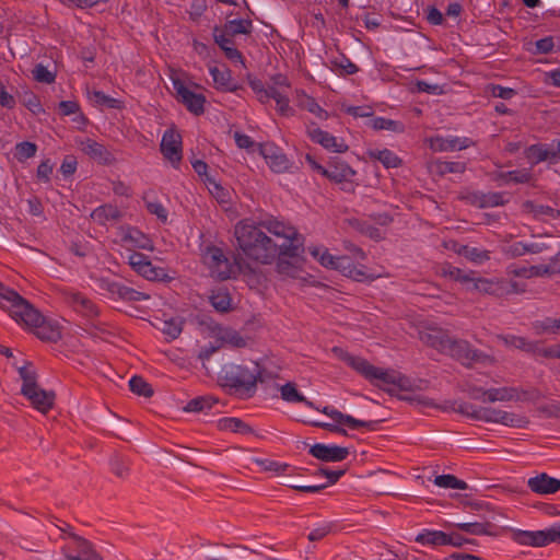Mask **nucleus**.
I'll return each instance as SVG.
<instances>
[{
  "label": "nucleus",
  "instance_id": "obj_1",
  "mask_svg": "<svg viewBox=\"0 0 560 560\" xmlns=\"http://www.w3.org/2000/svg\"><path fill=\"white\" fill-rule=\"evenodd\" d=\"M0 305L8 308L10 316L18 323L36 328V336L47 342H58L62 335L56 322L47 320L33 304L18 293V299L3 293Z\"/></svg>",
  "mask_w": 560,
  "mask_h": 560
},
{
  "label": "nucleus",
  "instance_id": "obj_2",
  "mask_svg": "<svg viewBox=\"0 0 560 560\" xmlns=\"http://www.w3.org/2000/svg\"><path fill=\"white\" fill-rule=\"evenodd\" d=\"M234 234L238 248L249 259L264 265L276 260L279 254V244L256 224L240 222L235 226Z\"/></svg>",
  "mask_w": 560,
  "mask_h": 560
},
{
  "label": "nucleus",
  "instance_id": "obj_3",
  "mask_svg": "<svg viewBox=\"0 0 560 560\" xmlns=\"http://www.w3.org/2000/svg\"><path fill=\"white\" fill-rule=\"evenodd\" d=\"M205 258L211 275L220 280L236 278L242 273L249 283H260L261 271L247 262L241 254H235L233 261H230L220 247L212 245L207 247Z\"/></svg>",
  "mask_w": 560,
  "mask_h": 560
},
{
  "label": "nucleus",
  "instance_id": "obj_4",
  "mask_svg": "<svg viewBox=\"0 0 560 560\" xmlns=\"http://www.w3.org/2000/svg\"><path fill=\"white\" fill-rule=\"evenodd\" d=\"M335 353L343 354L342 359L357 372L363 375L368 381H370L375 386L381 389L394 394L393 388H388L387 386L393 385L400 390L408 389V378L402 376L400 373L393 370H383L374 366L368 360L350 355L348 353H343L341 348L335 347L332 349Z\"/></svg>",
  "mask_w": 560,
  "mask_h": 560
},
{
  "label": "nucleus",
  "instance_id": "obj_5",
  "mask_svg": "<svg viewBox=\"0 0 560 560\" xmlns=\"http://www.w3.org/2000/svg\"><path fill=\"white\" fill-rule=\"evenodd\" d=\"M254 365L224 364L219 372V381L222 387L233 389L241 397L250 398L255 395Z\"/></svg>",
  "mask_w": 560,
  "mask_h": 560
},
{
  "label": "nucleus",
  "instance_id": "obj_6",
  "mask_svg": "<svg viewBox=\"0 0 560 560\" xmlns=\"http://www.w3.org/2000/svg\"><path fill=\"white\" fill-rule=\"evenodd\" d=\"M279 254L277 255V271L281 275L295 277L303 262L305 252L303 241L289 242V244H279Z\"/></svg>",
  "mask_w": 560,
  "mask_h": 560
},
{
  "label": "nucleus",
  "instance_id": "obj_7",
  "mask_svg": "<svg viewBox=\"0 0 560 560\" xmlns=\"http://www.w3.org/2000/svg\"><path fill=\"white\" fill-rule=\"evenodd\" d=\"M445 354L468 368L476 363L487 364L493 361L487 353L472 348L468 341L453 337L450 339Z\"/></svg>",
  "mask_w": 560,
  "mask_h": 560
},
{
  "label": "nucleus",
  "instance_id": "obj_8",
  "mask_svg": "<svg viewBox=\"0 0 560 560\" xmlns=\"http://www.w3.org/2000/svg\"><path fill=\"white\" fill-rule=\"evenodd\" d=\"M512 540L521 546L545 547L560 544V523L544 530L513 529Z\"/></svg>",
  "mask_w": 560,
  "mask_h": 560
},
{
  "label": "nucleus",
  "instance_id": "obj_9",
  "mask_svg": "<svg viewBox=\"0 0 560 560\" xmlns=\"http://www.w3.org/2000/svg\"><path fill=\"white\" fill-rule=\"evenodd\" d=\"M173 88L176 92L177 101L182 103L187 110L196 116L205 113L206 97L203 94L190 91L178 78L173 79Z\"/></svg>",
  "mask_w": 560,
  "mask_h": 560
},
{
  "label": "nucleus",
  "instance_id": "obj_10",
  "mask_svg": "<svg viewBox=\"0 0 560 560\" xmlns=\"http://www.w3.org/2000/svg\"><path fill=\"white\" fill-rule=\"evenodd\" d=\"M322 412L327 415L328 417H330L335 422H337L334 433H338V434L346 435V436L348 435V432L341 425H348L350 429L366 428L370 430H374L375 425L381 421V420L365 421V420L355 419L354 417L345 415L341 411L334 409L329 406H325L322 409Z\"/></svg>",
  "mask_w": 560,
  "mask_h": 560
},
{
  "label": "nucleus",
  "instance_id": "obj_11",
  "mask_svg": "<svg viewBox=\"0 0 560 560\" xmlns=\"http://www.w3.org/2000/svg\"><path fill=\"white\" fill-rule=\"evenodd\" d=\"M160 149L166 160L174 167H178L183 159L182 155V136L175 128H168L163 133Z\"/></svg>",
  "mask_w": 560,
  "mask_h": 560
},
{
  "label": "nucleus",
  "instance_id": "obj_12",
  "mask_svg": "<svg viewBox=\"0 0 560 560\" xmlns=\"http://www.w3.org/2000/svg\"><path fill=\"white\" fill-rule=\"evenodd\" d=\"M259 153L265 159L266 163L276 173H283L291 167V162L287 155L271 142L257 144Z\"/></svg>",
  "mask_w": 560,
  "mask_h": 560
},
{
  "label": "nucleus",
  "instance_id": "obj_13",
  "mask_svg": "<svg viewBox=\"0 0 560 560\" xmlns=\"http://www.w3.org/2000/svg\"><path fill=\"white\" fill-rule=\"evenodd\" d=\"M129 265L136 272H138L148 280L161 281L166 278L165 270L161 267L153 266L152 262L148 259V257L142 253H132L129 256Z\"/></svg>",
  "mask_w": 560,
  "mask_h": 560
},
{
  "label": "nucleus",
  "instance_id": "obj_14",
  "mask_svg": "<svg viewBox=\"0 0 560 560\" xmlns=\"http://www.w3.org/2000/svg\"><path fill=\"white\" fill-rule=\"evenodd\" d=\"M256 225L261 230H267L277 237H281L283 240L281 244H289V242L293 241H304L293 226L285 225L283 222L273 218L260 220Z\"/></svg>",
  "mask_w": 560,
  "mask_h": 560
},
{
  "label": "nucleus",
  "instance_id": "obj_15",
  "mask_svg": "<svg viewBox=\"0 0 560 560\" xmlns=\"http://www.w3.org/2000/svg\"><path fill=\"white\" fill-rule=\"evenodd\" d=\"M471 397L474 399H481L482 401H511L517 400L516 398V388L514 387H500V388H475L472 390Z\"/></svg>",
  "mask_w": 560,
  "mask_h": 560
},
{
  "label": "nucleus",
  "instance_id": "obj_16",
  "mask_svg": "<svg viewBox=\"0 0 560 560\" xmlns=\"http://www.w3.org/2000/svg\"><path fill=\"white\" fill-rule=\"evenodd\" d=\"M310 454L323 462H341L349 455L347 447L316 443L311 446Z\"/></svg>",
  "mask_w": 560,
  "mask_h": 560
},
{
  "label": "nucleus",
  "instance_id": "obj_17",
  "mask_svg": "<svg viewBox=\"0 0 560 560\" xmlns=\"http://www.w3.org/2000/svg\"><path fill=\"white\" fill-rule=\"evenodd\" d=\"M307 135L314 142L319 143L326 150L331 152L345 153L349 149V147L342 140L338 141L335 136L322 130L318 127L310 128L307 130Z\"/></svg>",
  "mask_w": 560,
  "mask_h": 560
},
{
  "label": "nucleus",
  "instance_id": "obj_18",
  "mask_svg": "<svg viewBox=\"0 0 560 560\" xmlns=\"http://www.w3.org/2000/svg\"><path fill=\"white\" fill-rule=\"evenodd\" d=\"M528 488L538 494H552L560 490V480L541 472L536 477L529 478Z\"/></svg>",
  "mask_w": 560,
  "mask_h": 560
},
{
  "label": "nucleus",
  "instance_id": "obj_19",
  "mask_svg": "<svg viewBox=\"0 0 560 560\" xmlns=\"http://www.w3.org/2000/svg\"><path fill=\"white\" fill-rule=\"evenodd\" d=\"M31 405L42 413H47L55 405L56 394L54 390H45L39 386L37 389L25 395Z\"/></svg>",
  "mask_w": 560,
  "mask_h": 560
},
{
  "label": "nucleus",
  "instance_id": "obj_20",
  "mask_svg": "<svg viewBox=\"0 0 560 560\" xmlns=\"http://www.w3.org/2000/svg\"><path fill=\"white\" fill-rule=\"evenodd\" d=\"M355 175V171L346 162L335 159L328 163L323 176L334 183H342Z\"/></svg>",
  "mask_w": 560,
  "mask_h": 560
},
{
  "label": "nucleus",
  "instance_id": "obj_21",
  "mask_svg": "<svg viewBox=\"0 0 560 560\" xmlns=\"http://www.w3.org/2000/svg\"><path fill=\"white\" fill-rule=\"evenodd\" d=\"M420 339L425 345L445 353L451 336L441 328H428L420 332Z\"/></svg>",
  "mask_w": 560,
  "mask_h": 560
},
{
  "label": "nucleus",
  "instance_id": "obj_22",
  "mask_svg": "<svg viewBox=\"0 0 560 560\" xmlns=\"http://www.w3.org/2000/svg\"><path fill=\"white\" fill-rule=\"evenodd\" d=\"M524 154L532 165H536L544 161L556 164V155L552 151L551 144H532L525 149Z\"/></svg>",
  "mask_w": 560,
  "mask_h": 560
},
{
  "label": "nucleus",
  "instance_id": "obj_23",
  "mask_svg": "<svg viewBox=\"0 0 560 560\" xmlns=\"http://www.w3.org/2000/svg\"><path fill=\"white\" fill-rule=\"evenodd\" d=\"M81 150L91 159L97 161L100 164H110L114 160L112 153L106 149L105 145L92 139L82 141Z\"/></svg>",
  "mask_w": 560,
  "mask_h": 560
},
{
  "label": "nucleus",
  "instance_id": "obj_24",
  "mask_svg": "<svg viewBox=\"0 0 560 560\" xmlns=\"http://www.w3.org/2000/svg\"><path fill=\"white\" fill-rule=\"evenodd\" d=\"M13 365L18 369L19 375L23 381L21 394L25 396L28 395V393L37 389L39 385L37 383V373L33 369V363L31 361H25L23 365L18 366V364L14 362Z\"/></svg>",
  "mask_w": 560,
  "mask_h": 560
},
{
  "label": "nucleus",
  "instance_id": "obj_25",
  "mask_svg": "<svg viewBox=\"0 0 560 560\" xmlns=\"http://www.w3.org/2000/svg\"><path fill=\"white\" fill-rule=\"evenodd\" d=\"M210 74L214 81L215 88L221 91L236 92L243 89L241 85L232 81L231 70L228 67H211Z\"/></svg>",
  "mask_w": 560,
  "mask_h": 560
},
{
  "label": "nucleus",
  "instance_id": "obj_26",
  "mask_svg": "<svg viewBox=\"0 0 560 560\" xmlns=\"http://www.w3.org/2000/svg\"><path fill=\"white\" fill-rule=\"evenodd\" d=\"M480 518L481 521L457 523L455 526L470 535L497 536V533L491 530L494 527L491 520L486 515H481Z\"/></svg>",
  "mask_w": 560,
  "mask_h": 560
},
{
  "label": "nucleus",
  "instance_id": "obj_27",
  "mask_svg": "<svg viewBox=\"0 0 560 560\" xmlns=\"http://www.w3.org/2000/svg\"><path fill=\"white\" fill-rule=\"evenodd\" d=\"M471 140L469 138H458V137H436L432 139L431 147L435 151H455V150H464L471 144Z\"/></svg>",
  "mask_w": 560,
  "mask_h": 560
},
{
  "label": "nucleus",
  "instance_id": "obj_28",
  "mask_svg": "<svg viewBox=\"0 0 560 560\" xmlns=\"http://www.w3.org/2000/svg\"><path fill=\"white\" fill-rule=\"evenodd\" d=\"M105 288L112 294H117L125 301H142L150 299V295L139 292L119 282H105Z\"/></svg>",
  "mask_w": 560,
  "mask_h": 560
},
{
  "label": "nucleus",
  "instance_id": "obj_29",
  "mask_svg": "<svg viewBox=\"0 0 560 560\" xmlns=\"http://www.w3.org/2000/svg\"><path fill=\"white\" fill-rule=\"evenodd\" d=\"M343 224L373 241H381L383 238L381 231L366 221L357 218H348L343 220Z\"/></svg>",
  "mask_w": 560,
  "mask_h": 560
},
{
  "label": "nucleus",
  "instance_id": "obj_30",
  "mask_svg": "<svg viewBox=\"0 0 560 560\" xmlns=\"http://www.w3.org/2000/svg\"><path fill=\"white\" fill-rule=\"evenodd\" d=\"M156 327L166 335L171 340L177 339L185 324V319L180 316L171 317L168 319H159Z\"/></svg>",
  "mask_w": 560,
  "mask_h": 560
},
{
  "label": "nucleus",
  "instance_id": "obj_31",
  "mask_svg": "<svg viewBox=\"0 0 560 560\" xmlns=\"http://www.w3.org/2000/svg\"><path fill=\"white\" fill-rule=\"evenodd\" d=\"M494 182H513L515 184L529 183L533 179V174L526 170L510 171V172H494L491 174Z\"/></svg>",
  "mask_w": 560,
  "mask_h": 560
},
{
  "label": "nucleus",
  "instance_id": "obj_32",
  "mask_svg": "<svg viewBox=\"0 0 560 560\" xmlns=\"http://www.w3.org/2000/svg\"><path fill=\"white\" fill-rule=\"evenodd\" d=\"M533 237L535 241L527 243V253L530 254H541L544 252L550 250L557 243L556 237L547 233L533 235Z\"/></svg>",
  "mask_w": 560,
  "mask_h": 560
},
{
  "label": "nucleus",
  "instance_id": "obj_33",
  "mask_svg": "<svg viewBox=\"0 0 560 560\" xmlns=\"http://www.w3.org/2000/svg\"><path fill=\"white\" fill-rule=\"evenodd\" d=\"M218 429L220 431H231L241 434H252L254 430L250 425L245 423L240 418H222L218 421Z\"/></svg>",
  "mask_w": 560,
  "mask_h": 560
},
{
  "label": "nucleus",
  "instance_id": "obj_34",
  "mask_svg": "<svg viewBox=\"0 0 560 560\" xmlns=\"http://www.w3.org/2000/svg\"><path fill=\"white\" fill-rule=\"evenodd\" d=\"M121 217L120 211L117 207L112 205H103L94 209L91 213V218L100 223L106 224L108 221H116Z\"/></svg>",
  "mask_w": 560,
  "mask_h": 560
},
{
  "label": "nucleus",
  "instance_id": "obj_35",
  "mask_svg": "<svg viewBox=\"0 0 560 560\" xmlns=\"http://www.w3.org/2000/svg\"><path fill=\"white\" fill-rule=\"evenodd\" d=\"M369 156L373 160L380 161L386 168H396L401 165V159L388 149L370 150Z\"/></svg>",
  "mask_w": 560,
  "mask_h": 560
},
{
  "label": "nucleus",
  "instance_id": "obj_36",
  "mask_svg": "<svg viewBox=\"0 0 560 560\" xmlns=\"http://www.w3.org/2000/svg\"><path fill=\"white\" fill-rule=\"evenodd\" d=\"M222 28L230 37L248 35L253 31V23L248 19L228 20Z\"/></svg>",
  "mask_w": 560,
  "mask_h": 560
},
{
  "label": "nucleus",
  "instance_id": "obj_37",
  "mask_svg": "<svg viewBox=\"0 0 560 560\" xmlns=\"http://www.w3.org/2000/svg\"><path fill=\"white\" fill-rule=\"evenodd\" d=\"M416 541L422 545L445 546L448 545V534L441 530H424L416 537Z\"/></svg>",
  "mask_w": 560,
  "mask_h": 560
},
{
  "label": "nucleus",
  "instance_id": "obj_38",
  "mask_svg": "<svg viewBox=\"0 0 560 560\" xmlns=\"http://www.w3.org/2000/svg\"><path fill=\"white\" fill-rule=\"evenodd\" d=\"M209 299L218 312L225 313L231 310L232 298L226 289L213 290Z\"/></svg>",
  "mask_w": 560,
  "mask_h": 560
},
{
  "label": "nucleus",
  "instance_id": "obj_39",
  "mask_svg": "<svg viewBox=\"0 0 560 560\" xmlns=\"http://www.w3.org/2000/svg\"><path fill=\"white\" fill-rule=\"evenodd\" d=\"M522 207L526 212L532 213L535 218H539L541 215H548L551 217L552 219L560 218V210L555 209L550 206L536 205L532 200L524 201Z\"/></svg>",
  "mask_w": 560,
  "mask_h": 560
},
{
  "label": "nucleus",
  "instance_id": "obj_40",
  "mask_svg": "<svg viewBox=\"0 0 560 560\" xmlns=\"http://www.w3.org/2000/svg\"><path fill=\"white\" fill-rule=\"evenodd\" d=\"M218 402V399L213 396H199L191 399L185 407V412H201L210 410L213 405Z\"/></svg>",
  "mask_w": 560,
  "mask_h": 560
},
{
  "label": "nucleus",
  "instance_id": "obj_41",
  "mask_svg": "<svg viewBox=\"0 0 560 560\" xmlns=\"http://www.w3.org/2000/svg\"><path fill=\"white\" fill-rule=\"evenodd\" d=\"M281 398L289 402H304L308 407H314L313 402L307 400L298 392L294 383L288 382L280 387Z\"/></svg>",
  "mask_w": 560,
  "mask_h": 560
},
{
  "label": "nucleus",
  "instance_id": "obj_42",
  "mask_svg": "<svg viewBox=\"0 0 560 560\" xmlns=\"http://www.w3.org/2000/svg\"><path fill=\"white\" fill-rule=\"evenodd\" d=\"M442 275L444 277H448V278H451L455 281H458L460 283L471 284L476 272H474V271L465 272L464 270H462L457 267H454L452 265H446L442 268Z\"/></svg>",
  "mask_w": 560,
  "mask_h": 560
},
{
  "label": "nucleus",
  "instance_id": "obj_43",
  "mask_svg": "<svg viewBox=\"0 0 560 560\" xmlns=\"http://www.w3.org/2000/svg\"><path fill=\"white\" fill-rule=\"evenodd\" d=\"M524 292V289H518V284L515 281L508 280H495L493 282L492 294L494 296L501 298L508 294Z\"/></svg>",
  "mask_w": 560,
  "mask_h": 560
},
{
  "label": "nucleus",
  "instance_id": "obj_44",
  "mask_svg": "<svg viewBox=\"0 0 560 560\" xmlns=\"http://www.w3.org/2000/svg\"><path fill=\"white\" fill-rule=\"evenodd\" d=\"M370 124L374 130H392L395 132H404L405 130L402 122L384 117H375Z\"/></svg>",
  "mask_w": 560,
  "mask_h": 560
},
{
  "label": "nucleus",
  "instance_id": "obj_45",
  "mask_svg": "<svg viewBox=\"0 0 560 560\" xmlns=\"http://www.w3.org/2000/svg\"><path fill=\"white\" fill-rule=\"evenodd\" d=\"M129 388L132 393L147 398L153 396L154 393L152 386L139 375H135L130 378Z\"/></svg>",
  "mask_w": 560,
  "mask_h": 560
},
{
  "label": "nucleus",
  "instance_id": "obj_46",
  "mask_svg": "<svg viewBox=\"0 0 560 560\" xmlns=\"http://www.w3.org/2000/svg\"><path fill=\"white\" fill-rule=\"evenodd\" d=\"M533 328L537 335H541L545 332L548 334H557L560 329V319L546 317L542 320H536L533 324Z\"/></svg>",
  "mask_w": 560,
  "mask_h": 560
},
{
  "label": "nucleus",
  "instance_id": "obj_47",
  "mask_svg": "<svg viewBox=\"0 0 560 560\" xmlns=\"http://www.w3.org/2000/svg\"><path fill=\"white\" fill-rule=\"evenodd\" d=\"M270 100H275L278 105V110L281 115H288L291 110L289 106V97L285 91L276 86H269Z\"/></svg>",
  "mask_w": 560,
  "mask_h": 560
},
{
  "label": "nucleus",
  "instance_id": "obj_48",
  "mask_svg": "<svg viewBox=\"0 0 560 560\" xmlns=\"http://www.w3.org/2000/svg\"><path fill=\"white\" fill-rule=\"evenodd\" d=\"M37 152V145L34 142L22 141L15 144L14 148V158L19 162H24L25 160L33 158Z\"/></svg>",
  "mask_w": 560,
  "mask_h": 560
},
{
  "label": "nucleus",
  "instance_id": "obj_49",
  "mask_svg": "<svg viewBox=\"0 0 560 560\" xmlns=\"http://www.w3.org/2000/svg\"><path fill=\"white\" fill-rule=\"evenodd\" d=\"M457 253L467 259L474 262H483L485 260L490 259L488 250H480L476 247H470L468 245H462Z\"/></svg>",
  "mask_w": 560,
  "mask_h": 560
},
{
  "label": "nucleus",
  "instance_id": "obj_50",
  "mask_svg": "<svg viewBox=\"0 0 560 560\" xmlns=\"http://www.w3.org/2000/svg\"><path fill=\"white\" fill-rule=\"evenodd\" d=\"M502 340L506 346L523 350L527 353H532V350H535L534 341H529L524 337L508 335L502 337Z\"/></svg>",
  "mask_w": 560,
  "mask_h": 560
},
{
  "label": "nucleus",
  "instance_id": "obj_51",
  "mask_svg": "<svg viewBox=\"0 0 560 560\" xmlns=\"http://www.w3.org/2000/svg\"><path fill=\"white\" fill-rule=\"evenodd\" d=\"M191 166L194 171L203 178L205 183L214 187L218 190H223V187L217 183L209 174H208V164L202 160H191Z\"/></svg>",
  "mask_w": 560,
  "mask_h": 560
},
{
  "label": "nucleus",
  "instance_id": "obj_52",
  "mask_svg": "<svg viewBox=\"0 0 560 560\" xmlns=\"http://www.w3.org/2000/svg\"><path fill=\"white\" fill-rule=\"evenodd\" d=\"M247 81L252 90L257 94L258 101L262 104H267L270 101L269 86H265L261 80L247 75Z\"/></svg>",
  "mask_w": 560,
  "mask_h": 560
},
{
  "label": "nucleus",
  "instance_id": "obj_53",
  "mask_svg": "<svg viewBox=\"0 0 560 560\" xmlns=\"http://www.w3.org/2000/svg\"><path fill=\"white\" fill-rule=\"evenodd\" d=\"M434 483L441 488H451L465 490L468 488L467 483L453 475H440L434 479Z\"/></svg>",
  "mask_w": 560,
  "mask_h": 560
},
{
  "label": "nucleus",
  "instance_id": "obj_54",
  "mask_svg": "<svg viewBox=\"0 0 560 560\" xmlns=\"http://www.w3.org/2000/svg\"><path fill=\"white\" fill-rule=\"evenodd\" d=\"M528 419L525 416L516 415L513 412L501 411L499 423L513 427V428H524L528 424Z\"/></svg>",
  "mask_w": 560,
  "mask_h": 560
},
{
  "label": "nucleus",
  "instance_id": "obj_55",
  "mask_svg": "<svg viewBox=\"0 0 560 560\" xmlns=\"http://www.w3.org/2000/svg\"><path fill=\"white\" fill-rule=\"evenodd\" d=\"M529 277H544V276H552L555 273H560V268L558 265L550 258L548 265H537L528 267Z\"/></svg>",
  "mask_w": 560,
  "mask_h": 560
},
{
  "label": "nucleus",
  "instance_id": "obj_56",
  "mask_svg": "<svg viewBox=\"0 0 560 560\" xmlns=\"http://www.w3.org/2000/svg\"><path fill=\"white\" fill-rule=\"evenodd\" d=\"M436 172L440 175L450 173H464L466 170V163L464 162H451V161H439L435 164Z\"/></svg>",
  "mask_w": 560,
  "mask_h": 560
},
{
  "label": "nucleus",
  "instance_id": "obj_57",
  "mask_svg": "<svg viewBox=\"0 0 560 560\" xmlns=\"http://www.w3.org/2000/svg\"><path fill=\"white\" fill-rule=\"evenodd\" d=\"M508 201L504 199L503 192H482L481 195V208H491L498 206H504Z\"/></svg>",
  "mask_w": 560,
  "mask_h": 560
},
{
  "label": "nucleus",
  "instance_id": "obj_58",
  "mask_svg": "<svg viewBox=\"0 0 560 560\" xmlns=\"http://www.w3.org/2000/svg\"><path fill=\"white\" fill-rule=\"evenodd\" d=\"M92 98L94 100L95 103L100 104V105H103V106H106L108 108H121L122 107V102L120 100H117V98H114L109 95H106L104 92L102 91H94L92 93Z\"/></svg>",
  "mask_w": 560,
  "mask_h": 560
},
{
  "label": "nucleus",
  "instance_id": "obj_59",
  "mask_svg": "<svg viewBox=\"0 0 560 560\" xmlns=\"http://www.w3.org/2000/svg\"><path fill=\"white\" fill-rule=\"evenodd\" d=\"M252 365H254V374H258L255 376V392L257 390V384H264L269 381H272L276 377V374L271 371H268L266 368L261 366L257 361H253Z\"/></svg>",
  "mask_w": 560,
  "mask_h": 560
},
{
  "label": "nucleus",
  "instance_id": "obj_60",
  "mask_svg": "<svg viewBox=\"0 0 560 560\" xmlns=\"http://www.w3.org/2000/svg\"><path fill=\"white\" fill-rule=\"evenodd\" d=\"M33 77L37 82L50 84L55 82L56 74L49 71L44 65L37 63L33 69Z\"/></svg>",
  "mask_w": 560,
  "mask_h": 560
},
{
  "label": "nucleus",
  "instance_id": "obj_61",
  "mask_svg": "<svg viewBox=\"0 0 560 560\" xmlns=\"http://www.w3.org/2000/svg\"><path fill=\"white\" fill-rule=\"evenodd\" d=\"M221 340L235 348H244L247 345L245 338H243L236 330L233 329H226L223 332Z\"/></svg>",
  "mask_w": 560,
  "mask_h": 560
},
{
  "label": "nucleus",
  "instance_id": "obj_62",
  "mask_svg": "<svg viewBox=\"0 0 560 560\" xmlns=\"http://www.w3.org/2000/svg\"><path fill=\"white\" fill-rule=\"evenodd\" d=\"M527 243L515 242L513 244L503 245L502 253L510 258H517L527 253Z\"/></svg>",
  "mask_w": 560,
  "mask_h": 560
},
{
  "label": "nucleus",
  "instance_id": "obj_63",
  "mask_svg": "<svg viewBox=\"0 0 560 560\" xmlns=\"http://www.w3.org/2000/svg\"><path fill=\"white\" fill-rule=\"evenodd\" d=\"M501 411L502 410H500V409H494V408H490V407H480V410H479L480 415H475V420H482L486 422L499 423Z\"/></svg>",
  "mask_w": 560,
  "mask_h": 560
},
{
  "label": "nucleus",
  "instance_id": "obj_64",
  "mask_svg": "<svg viewBox=\"0 0 560 560\" xmlns=\"http://www.w3.org/2000/svg\"><path fill=\"white\" fill-rule=\"evenodd\" d=\"M73 302L82 307V311L89 316L98 315V310L96 305L81 294L73 295Z\"/></svg>",
  "mask_w": 560,
  "mask_h": 560
}]
</instances>
